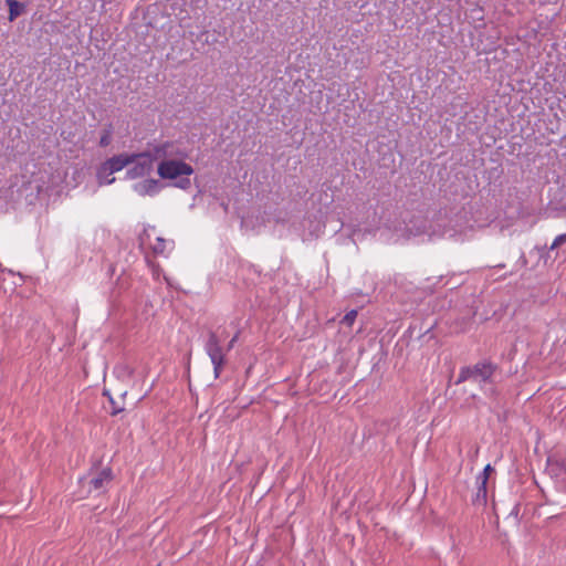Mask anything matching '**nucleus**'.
Instances as JSON below:
<instances>
[{"instance_id": "9", "label": "nucleus", "mask_w": 566, "mask_h": 566, "mask_svg": "<svg viewBox=\"0 0 566 566\" xmlns=\"http://www.w3.org/2000/svg\"><path fill=\"white\" fill-rule=\"evenodd\" d=\"M476 484H478V490L475 492V495L472 499V502L475 505H485L486 496H488V490H486L488 483H483L482 481L476 480Z\"/></svg>"}, {"instance_id": "18", "label": "nucleus", "mask_w": 566, "mask_h": 566, "mask_svg": "<svg viewBox=\"0 0 566 566\" xmlns=\"http://www.w3.org/2000/svg\"><path fill=\"white\" fill-rule=\"evenodd\" d=\"M104 395H107L108 396V399H109V403L112 406V410H111V415L112 416H116L118 413H120L122 411H124V407L122 406H118L116 403V401L114 400V398L112 396H109L108 392H104Z\"/></svg>"}, {"instance_id": "7", "label": "nucleus", "mask_w": 566, "mask_h": 566, "mask_svg": "<svg viewBox=\"0 0 566 566\" xmlns=\"http://www.w3.org/2000/svg\"><path fill=\"white\" fill-rule=\"evenodd\" d=\"M133 189L139 196H156L161 190V185L156 179H144L136 182Z\"/></svg>"}, {"instance_id": "4", "label": "nucleus", "mask_w": 566, "mask_h": 566, "mask_svg": "<svg viewBox=\"0 0 566 566\" xmlns=\"http://www.w3.org/2000/svg\"><path fill=\"white\" fill-rule=\"evenodd\" d=\"M130 167L126 170L128 179H137L149 175L154 168V158L149 151L132 154Z\"/></svg>"}, {"instance_id": "16", "label": "nucleus", "mask_w": 566, "mask_h": 566, "mask_svg": "<svg viewBox=\"0 0 566 566\" xmlns=\"http://www.w3.org/2000/svg\"><path fill=\"white\" fill-rule=\"evenodd\" d=\"M149 230H155V227H150L149 226L148 228H145L143 230V232L139 234L138 241H139V245L140 247H144V245L148 244V242L150 240Z\"/></svg>"}, {"instance_id": "14", "label": "nucleus", "mask_w": 566, "mask_h": 566, "mask_svg": "<svg viewBox=\"0 0 566 566\" xmlns=\"http://www.w3.org/2000/svg\"><path fill=\"white\" fill-rule=\"evenodd\" d=\"M417 222H419V226H417L415 229L411 227H408L407 230L412 235H419L427 232V221L423 219H418Z\"/></svg>"}, {"instance_id": "21", "label": "nucleus", "mask_w": 566, "mask_h": 566, "mask_svg": "<svg viewBox=\"0 0 566 566\" xmlns=\"http://www.w3.org/2000/svg\"><path fill=\"white\" fill-rule=\"evenodd\" d=\"M238 337H239V333H237V334L231 338V340L228 343V345H227V347H226L227 353H228V352H230V350L233 348V346H234L235 342L238 340Z\"/></svg>"}, {"instance_id": "2", "label": "nucleus", "mask_w": 566, "mask_h": 566, "mask_svg": "<svg viewBox=\"0 0 566 566\" xmlns=\"http://www.w3.org/2000/svg\"><path fill=\"white\" fill-rule=\"evenodd\" d=\"M193 171L191 165L178 159H164L157 167V174L161 179L175 180L174 186L182 190L191 187L189 176Z\"/></svg>"}, {"instance_id": "5", "label": "nucleus", "mask_w": 566, "mask_h": 566, "mask_svg": "<svg viewBox=\"0 0 566 566\" xmlns=\"http://www.w3.org/2000/svg\"><path fill=\"white\" fill-rule=\"evenodd\" d=\"M113 474L111 468H104L101 470L95 476L90 479L88 484V491L90 492H97L98 494L103 493L105 491V486L112 481Z\"/></svg>"}, {"instance_id": "1", "label": "nucleus", "mask_w": 566, "mask_h": 566, "mask_svg": "<svg viewBox=\"0 0 566 566\" xmlns=\"http://www.w3.org/2000/svg\"><path fill=\"white\" fill-rule=\"evenodd\" d=\"M499 370V365L491 359L484 358L479 360L472 366H463L460 368L457 385L471 380L476 382L481 389L486 385L494 384L495 374Z\"/></svg>"}, {"instance_id": "24", "label": "nucleus", "mask_w": 566, "mask_h": 566, "mask_svg": "<svg viewBox=\"0 0 566 566\" xmlns=\"http://www.w3.org/2000/svg\"><path fill=\"white\" fill-rule=\"evenodd\" d=\"M520 262L522 263V265H526L527 264V260H526V256H525L524 253L521 254Z\"/></svg>"}, {"instance_id": "13", "label": "nucleus", "mask_w": 566, "mask_h": 566, "mask_svg": "<svg viewBox=\"0 0 566 566\" xmlns=\"http://www.w3.org/2000/svg\"><path fill=\"white\" fill-rule=\"evenodd\" d=\"M112 136H113V125L108 124L104 127V129L101 133L99 146L107 147L112 143Z\"/></svg>"}, {"instance_id": "15", "label": "nucleus", "mask_w": 566, "mask_h": 566, "mask_svg": "<svg viewBox=\"0 0 566 566\" xmlns=\"http://www.w3.org/2000/svg\"><path fill=\"white\" fill-rule=\"evenodd\" d=\"M494 472V468L489 463L484 467L483 471L476 476L478 481H482L483 483H488L490 474Z\"/></svg>"}, {"instance_id": "8", "label": "nucleus", "mask_w": 566, "mask_h": 566, "mask_svg": "<svg viewBox=\"0 0 566 566\" xmlns=\"http://www.w3.org/2000/svg\"><path fill=\"white\" fill-rule=\"evenodd\" d=\"M174 148L175 144L172 142H165L163 144L156 145L149 153L153 155L154 161L157 159L164 160L167 157L177 155V153L174 151Z\"/></svg>"}, {"instance_id": "12", "label": "nucleus", "mask_w": 566, "mask_h": 566, "mask_svg": "<svg viewBox=\"0 0 566 566\" xmlns=\"http://www.w3.org/2000/svg\"><path fill=\"white\" fill-rule=\"evenodd\" d=\"M7 6L9 7V20L13 21L17 17L21 14L22 4L17 0H7Z\"/></svg>"}, {"instance_id": "11", "label": "nucleus", "mask_w": 566, "mask_h": 566, "mask_svg": "<svg viewBox=\"0 0 566 566\" xmlns=\"http://www.w3.org/2000/svg\"><path fill=\"white\" fill-rule=\"evenodd\" d=\"M167 245H174V242L172 241H167L166 239L161 238V237H158L156 239V244H154L151 247L153 249V252L155 254H159V255H164L166 250H167Z\"/></svg>"}, {"instance_id": "23", "label": "nucleus", "mask_w": 566, "mask_h": 566, "mask_svg": "<svg viewBox=\"0 0 566 566\" xmlns=\"http://www.w3.org/2000/svg\"><path fill=\"white\" fill-rule=\"evenodd\" d=\"M452 104L457 106H463L465 104V101L461 96H457Z\"/></svg>"}, {"instance_id": "22", "label": "nucleus", "mask_w": 566, "mask_h": 566, "mask_svg": "<svg viewBox=\"0 0 566 566\" xmlns=\"http://www.w3.org/2000/svg\"><path fill=\"white\" fill-rule=\"evenodd\" d=\"M485 394L490 397H495L497 395V390L494 387H490L485 389Z\"/></svg>"}, {"instance_id": "6", "label": "nucleus", "mask_w": 566, "mask_h": 566, "mask_svg": "<svg viewBox=\"0 0 566 566\" xmlns=\"http://www.w3.org/2000/svg\"><path fill=\"white\" fill-rule=\"evenodd\" d=\"M130 163L132 158H129V155L119 154L108 158L102 165L104 166V171H107V174H115L129 166Z\"/></svg>"}, {"instance_id": "3", "label": "nucleus", "mask_w": 566, "mask_h": 566, "mask_svg": "<svg viewBox=\"0 0 566 566\" xmlns=\"http://www.w3.org/2000/svg\"><path fill=\"white\" fill-rule=\"evenodd\" d=\"M205 352L213 366L214 378H219L226 365L227 350L221 345V338L212 331L208 333L205 342Z\"/></svg>"}, {"instance_id": "19", "label": "nucleus", "mask_w": 566, "mask_h": 566, "mask_svg": "<svg viewBox=\"0 0 566 566\" xmlns=\"http://www.w3.org/2000/svg\"><path fill=\"white\" fill-rule=\"evenodd\" d=\"M565 242H566V233H562L554 239V241L549 245L548 250L553 251V250L557 249L558 247L563 245Z\"/></svg>"}, {"instance_id": "17", "label": "nucleus", "mask_w": 566, "mask_h": 566, "mask_svg": "<svg viewBox=\"0 0 566 566\" xmlns=\"http://www.w3.org/2000/svg\"><path fill=\"white\" fill-rule=\"evenodd\" d=\"M357 317V311L352 310L348 313L345 314V316L342 319V323L346 326H352Z\"/></svg>"}, {"instance_id": "10", "label": "nucleus", "mask_w": 566, "mask_h": 566, "mask_svg": "<svg viewBox=\"0 0 566 566\" xmlns=\"http://www.w3.org/2000/svg\"><path fill=\"white\" fill-rule=\"evenodd\" d=\"M96 178L98 180V184L101 186L103 185H112L115 181V178L113 177V174H107V171H104V166L101 165L96 172Z\"/></svg>"}, {"instance_id": "20", "label": "nucleus", "mask_w": 566, "mask_h": 566, "mask_svg": "<svg viewBox=\"0 0 566 566\" xmlns=\"http://www.w3.org/2000/svg\"><path fill=\"white\" fill-rule=\"evenodd\" d=\"M115 370L120 376H128V377H130L133 375V369L129 366H127V365L118 366V367H116Z\"/></svg>"}]
</instances>
